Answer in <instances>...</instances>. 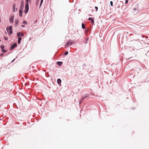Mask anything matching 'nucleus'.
Here are the masks:
<instances>
[{"instance_id": "obj_1", "label": "nucleus", "mask_w": 149, "mask_h": 149, "mask_svg": "<svg viewBox=\"0 0 149 149\" xmlns=\"http://www.w3.org/2000/svg\"><path fill=\"white\" fill-rule=\"evenodd\" d=\"M12 28V26H10L8 28L7 27L6 28V30L8 33L9 32V33H8L9 36L10 35L13 33Z\"/></svg>"}, {"instance_id": "obj_2", "label": "nucleus", "mask_w": 149, "mask_h": 149, "mask_svg": "<svg viewBox=\"0 0 149 149\" xmlns=\"http://www.w3.org/2000/svg\"><path fill=\"white\" fill-rule=\"evenodd\" d=\"M29 10V3L28 2H26L25 6L24 13L25 14H26Z\"/></svg>"}, {"instance_id": "obj_3", "label": "nucleus", "mask_w": 149, "mask_h": 149, "mask_svg": "<svg viewBox=\"0 0 149 149\" xmlns=\"http://www.w3.org/2000/svg\"><path fill=\"white\" fill-rule=\"evenodd\" d=\"M17 46V44L16 43H15L13 45H12L11 47L10 48V50H12L13 49V48Z\"/></svg>"}, {"instance_id": "obj_4", "label": "nucleus", "mask_w": 149, "mask_h": 149, "mask_svg": "<svg viewBox=\"0 0 149 149\" xmlns=\"http://www.w3.org/2000/svg\"><path fill=\"white\" fill-rule=\"evenodd\" d=\"M17 36L18 37H19L20 36H24V33L21 32H18L17 33Z\"/></svg>"}, {"instance_id": "obj_5", "label": "nucleus", "mask_w": 149, "mask_h": 149, "mask_svg": "<svg viewBox=\"0 0 149 149\" xmlns=\"http://www.w3.org/2000/svg\"><path fill=\"white\" fill-rule=\"evenodd\" d=\"M73 42L71 40H69L68 41L66 44H67V45H71L72 44H73Z\"/></svg>"}, {"instance_id": "obj_6", "label": "nucleus", "mask_w": 149, "mask_h": 149, "mask_svg": "<svg viewBox=\"0 0 149 149\" xmlns=\"http://www.w3.org/2000/svg\"><path fill=\"white\" fill-rule=\"evenodd\" d=\"M14 19V16H11L10 18V23H13Z\"/></svg>"}, {"instance_id": "obj_7", "label": "nucleus", "mask_w": 149, "mask_h": 149, "mask_svg": "<svg viewBox=\"0 0 149 149\" xmlns=\"http://www.w3.org/2000/svg\"><path fill=\"white\" fill-rule=\"evenodd\" d=\"M1 47L2 49V51L4 53L6 52V51L4 49V47L3 45H1Z\"/></svg>"}, {"instance_id": "obj_8", "label": "nucleus", "mask_w": 149, "mask_h": 149, "mask_svg": "<svg viewBox=\"0 0 149 149\" xmlns=\"http://www.w3.org/2000/svg\"><path fill=\"white\" fill-rule=\"evenodd\" d=\"M88 95H86L84 97H82L81 100V101L79 102V104H81L82 101L85 98L88 97Z\"/></svg>"}, {"instance_id": "obj_9", "label": "nucleus", "mask_w": 149, "mask_h": 149, "mask_svg": "<svg viewBox=\"0 0 149 149\" xmlns=\"http://www.w3.org/2000/svg\"><path fill=\"white\" fill-rule=\"evenodd\" d=\"M18 40L17 41L18 44H19L20 43V41L22 40V38L21 37H18Z\"/></svg>"}, {"instance_id": "obj_10", "label": "nucleus", "mask_w": 149, "mask_h": 149, "mask_svg": "<svg viewBox=\"0 0 149 149\" xmlns=\"http://www.w3.org/2000/svg\"><path fill=\"white\" fill-rule=\"evenodd\" d=\"M19 16L22 17V12L21 10H19Z\"/></svg>"}, {"instance_id": "obj_11", "label": "nucleus", "mask_w": 149, "mask_h": 149, "mask_svg": "<svg viewBox=\"0 0 149 149\" xmlns=\"http://www.w3.org/2000/svg\"><path fill=\"white\" fill-rule=\"evenodd\" d=\"M18 23H19V20H16L15 21V26H17V25L18 24Z\"/></svg>"}, {"instance_id": "obj_12", "label": "nucleus", "mask_w": 149, "mask_h": 149, "mask_svg": "<svg viewBox=\"0 0 149 149\" xmlns=\"http://www.w3.org/2000/svg\"><path fill=\"white\" fill-rule=\"evenodd\" d=\"M57 82L58 84H61V80L60 79H58L57 80Z\"/></svg>"}, {"instance_id": "obj_13", "label": "nucleus", "mask_w": 149, "mask_h": 149, "mask_svg": "<svg viewBox=\"0 0 149 149\" xmlns=\"http://www.w3.org/2000/svg\"><path fill=\"white\" fill-rule=\"evenodd\" d=\"M88 20H91V21H92V24H93L94 23V20L93 19H92L91 18V17H89V18H88Z\"/></svg>"}, {"instance_id": "obj_14", "label": "nucleus", "mask_w": 149, "mask_h": 149, "mask_svg": "<svg viewBox=\"0 0 149 149\" xmlns=\"http://www.w3.org/2000/svg\"><path fill=\"white\" fill-rule=\"evenodd\" d=\"M58 65L59 66H61L62 64V62H61L58 61L57 63Z\"/></svg>"}, {"instance_id": "obj_15", "label": "nucleus", "mask_w": 149, "mask_h": 149, "mask_svg": "<svg viewBox=\"0 0 149 149\" xmlns=\"http://www.w3.org/2000/svg\"><path fill=\"white\" fill-rule=\"evenodd\" d=\"M13 12H15V4H14L13 5Z\"/></svg>"}, {"instance_id": "obj_16", "label": "nucleus", "mask_w": 149, "mask_h": 149, "mask_svg": "<svg viewBox=\"0 0 149 149\" xmlns=\"http://www.w3.org/2000/svg\"><path fill=\"white\" fill-rule=\"evenodd\" d=\"M85 26L84 24L83 23H82V28L83 29H84L85 28Z\"/></svg>"}, {"instance_id": "obj_17", "label": "nucleus", "mask_w": 149, "mask_h": 149, "mask_svg": "<svg viewBox=\"0 0 149 149\" xmlns=\"http://www.w3.org/2000/svg\"><path fill=\"white\" fill-rule=\"evenodd\" d=\"M23 23L25 25H26L27 24V22L26 21H24L23 22Z\"/></svg>"}, {"instance_id": "obj_18", "label": "nucleus", "mask_w": 149, "mask_h": 149, "mask_svg": "<svg viewBox=\"0 0 149 149\" xmlns=\"http://www.w3.org/2000/svg\"><path fill=\"white\" fill-rule=\"evenodd\" d=\"M39 0H37L36 2V5H38V3H39Z\"/></svg>"}, {"instance_id": "obj_19", "label": "nucleus", "mask_w": 149, "mask_h": 149, "mask_svg": "<svg viewBox=\"0 0 149 149\" xmlns=\"http://www.w3.org/2000/svg\"><path fill=\"white\" fill-rule=\"evenodd\" d=\"M43 0H41V2H40V6H41V5L42 4V3L43 2Z\"/></svg>"}, {"instance_id": "obj_20", "label": "nucleus", "mask_w": 149, "mask_h": 149, "mask_svg": "<svg viewBox=\"0 0 149 149\" xmlns=\"http://www.w3.org/2000/svg\"><path fill=\"white\" fill-rule=\"evenodd\" d=\"M110 3L111 5V6H113V2L112 1H110Z\"/></svg>"}, {"instance_id": "obj_21", "label": "nucleus", "mask_w": 149, "mask_h": 149, "mask_svg": "<svg viewBox=\"0 0 149 149\" xmlns=\"http://www.w3.org/2000/svg\"><path fill=\"white\" fill-rule=\"evenodd\" d=\"M68 54V52H65L64 53L65 55H67Z\"/></svg>"}, {"instance_id": "obj_22", "label": "nucleus", "mask_w": 149, "mask_h": 149, "mask_svg": "<svg viewBox=\"0 0 149 149\" xmlns=\"http://www.w3.org/2000/svg\"><path fill=\"white\" fill-rule=\"evenodd\" d=\"M142 37L144 38V37H145V38H148V37L147 36H142Z\"/></svg>"}, {"instance_id": "obj_23", "label": "nucleus", "mask_w": 149, "mask_h": 149, "mask_svg": "<svg viewBox=\"0 0 149 149\" xmlns=\"http://www.w3.org/2000/svg\"><path fill=\"white\" fill-rule=\"evenodd\" d=\"M4 39L6 40H8V38L6 37H4Z\"/></svg>"}, {"instance_id": "obj_24", "label": "nucleus", "mask_w": 149, "mask_h": 149, "mask_svg": "<svg viewBox=\"0 0 149 149\" xmlns=\"http://www.w3.org/2000/svg\"><path fill=\"white\" fill-rule=\"evenodd\" d=\"M128 0H126L125 1V4L127 3H128Z\"/></svg>"}, {"instance_id": "obj_25", "label": "nucleus", "mask_w": 149, "mask_h": 149, "mask_svg": "<svg viewBox=\"0 0 149 149\" xmlns=\"http://www.w3.org/2000/svg\"><path fill=\"white\" fill-rule=\"evenodd\" d=\"M95 8L96 9V11L97 10L98 8H97V7L95 6Z\"/></svg>"}, {"instance_id": "obj_26", "label": "nucleus", "mask_w": 149, "mask_h": 149, "mask_svg": "<svg viewBox=\"0 0 149 149\" xmlns=\"http://www.w3.org/2000/svg\"><path fill=\"white\" fill-rule=\"evenodd\" d=\"M67 46H68V45H67V44H66V45H65V48H66V47H67Z\"/></svg>"}, {"instance_id": "obj_27", "label": "nucleus", "mask_w": 149, "mask_h": 149, "mask_svg": "<svg viewBox=\"0 0 149 149\" xmlns=\"http://www.w3.org/2000/svg\"><path fill=\"white\" fill-rule=\"evenodd\" d=\"M29 0H26V2H29Z\"/></svg>"}, {"instance_id": "obj_28", "label": "nucleus", "mask_w": 149, "mask_h": 149, "mask_svg": "<svg viewBox=\"0 0 149 149\" xmlns=\"http://www.w3.org/2000/svg\"><path fill=\"white\" fill-rule=\"evenodd\" d=\"M22 27H25V26H24V25H22Z\"/></svg>"}, {"instance_id": "obj_29", "label": "nucleus", "mask_w": 149, "mask_h": 149, "mask_svg": "<svg viewBox=\"0 0 149 149\" xmlns=\"http://www.w3.org/2000/svg\"><path fill=\"white\" fill-rule=\"evenodd\" d=\"M88 40V38H87V39H86V41H87Z\"/></svg>"}, {"instance_id": "obj_30", "label": "nucleus", "mask_w": 149, "mask_h": 149, "mask_svg": "<svg viewBox=\"0 0 149 149\" xmlns=\"http://www.w3.org/2000/svg\"><path fill=\"white\" fill-rule=\"evenodd\" d=\"M3 54H1V56L3 55Z\"/></svg>"}]
</instances>
